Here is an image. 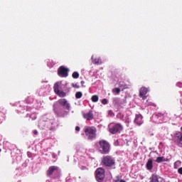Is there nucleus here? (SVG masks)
Listing matches in <instances>:
<instances>
[{"mask_svg": "<svg viewBox=\"0 0 182 182\" xmlns=\"http://www.w3.org/2000/svg\"><path fill=\"white\" fill-rule=\"evenodd\" d=\"M119 182H126V181H124V180H123V179H121V180L119 181Z\"/></svg>", "mask_w": 182, "mask_h": 182, "instance_id": "obj_33", "label": "nucleus"}, {"mask_svg": "<svg viewBox=\"0 0 182 182\" xmlns=\"http://www.w3.org/2000/svg\"><path fill=\"white\" fill-rule=\"evenodd\" d=\"M73 79H77L78 77H79V73H77V72H74L73 73Z\"/></svg>", "mask_w": 182, "mask_h": 182, "instance_id": "obj_25", "label": "nucleus"}, {"mask_svg": "<svg viewBox=\"0 0 182 182\" xmlns=\"http://www.w3.org/2000/svg\"><path fill=\"white\" fill-rule=\"evenodd\" d=\"M33 134H35V136H36L38 134V130H34Z\"/></svg>", "mask_w": 182, "mask_h": 182, "instance_id": "obj_30", "label": "nucleus"}, {"mask_svg": "<svg viewBox=\"0 0 182 182\" xmlns=\"http://www.w3.org/2000/svg\"><path fill=\"white\" fill-rule=\"evenodd\" d=\"M97 129L95 127H85L84 133L88 140L96 139Z\"/></svg>", "mask_w": 182, "mask_h": 182, "instance_id": "obj_4", "label": "nucleus"}, {"mask_svg": "<svg viewBox=\"0 0 182 182\" xmlns=\"http://www.w3.org/2000/svg\"><path fill=\"white\" fill-rule=\"evenodd\" d=\"M156 163H163L164 161H168V159L165 158L164 156H159L155 160Z\"/></svg>", "mask_w": 182, "mask_h": 182, "instance_id": "obj_19", "label": "nucleus"}, {"mask_svg": "<svg viewBox=\"0 0 182 182\" xmlns=\"http://www.w3.org/2000/svg\"><path fill=\"white\" fill-rule=\"evenodd\" d=\"M134 123L137 124V126H141V124H143V116H141V114H136Z\"/></svg>", "mask_w": 182, "mask_h": 182, "instance_id": "obj_14", "label": "nucleus"}, {"mask_svg": "<svg viewBox=\"0 0 182 182\" xmlns=\"http://www.w3.org/2000/svg\"><path fill=\"white\" fill-rule=\"evenodd\" d=\"M112 93H115L114 95H120V92H122V90L119 87H115L112 89Z\"/></svg>", "mask_w": 182, "mask_h": 182, "instance_id": "obj_22", "label": "nucleus"}, {"mask_svg": "<svg viewBox=\"0 0 182 182\" xmlns=\"http://www.w3.org/2000/svg\"><path fill=\"white\" fill-rule=\"evenodd\" d=\"M55 171L57 173V176H55L54 178H59V173H60V169L59 168V166H51L48 168V171H46L47 177H52Z\"/></svg>", "mask_w": 182, "mask_h": 182, "instance_id": "obj_6", "label": "nucleus"}, {"mask_svg": "<svg viewBox=\"0 0 182 182\" xmlns=\"http://www.w3.org/2000/svg\"><path fill=\"white\" fill-rule=\"evenodd\" d=\"M85 84V81H81V85L83 86V85Z\"/></svg>", "mask_w": 182, "mask_h": 182, "instance_id": "obj_32", "label": "nucleus"}, {"mask_svg": "<svg viewBox=\"0 0 182 182\" xmlns=\"http://www.w3.org/2000/svg\"><path fill=\"white\" fill-rule=\"evenodd\" d=\"M106 171L103 168H98L95 171V178L98 182L105 181V177L106 176Z\"/></svg>", "mask_w": 182, "mask_h": 182, "instance_id": "obj_7", "label": "nucleus"}, {"mask_svg": "<svg viewBox=\"0 0 182 182\" xmlns=\"http://www.w3.org/2000/svg\"><path fill=\"white\" fill-rule=\"evenodd\" d=\"M178 173L179 174H181V175H182V167H181V168H179L178 169Z\"/></svg>", "mask_w": 182, "mask_h": 182, "instance_id": "obj_28", "label": "nucleus"}, {"mask_svg": "<svg viewBox=\"0 0 182 182\" xmlns=\"http://www.w3.org/2000/svg\"><path fill=\"white\" fill-rule=\"evenodd\" d=\"M72 86L73 87H75V89H79L80 87V86H79V85L77 83H72Z\"/></svg>", "mask_w": 182, "mask_h": 182, "instance_id": "obj_26", "label": "nucleus"}, {"mask_svg": "<svg viewBox=\"0 0 182 182\" xmlns=\"http://www.w3.org/2000/svg\"><path fill=\"white\" fill-rule=\"evenodd\" d=\"M53 110L58 117H65L68 114V112L63 108L58 102L54 103Z\"/></svg>", "mask_w": 182, "mask_h": 182, "instance_id": "obj_5", "label": "nucleus"}, {"mask_svg": "<svg viewBox=\"0 0 182 182\" xmlns=\"http://www.w3.org/2000/svg\"><path fill=\"white\" fill-rule=\"evenodd\" d=\"M86 120H93V111L90 110L87 113L82 114Z\"/></svg>", "mask_w": 182, "mask_h": 182, "instance_id": "obj_15", "label": "nucleus"}, {"mask_svg": "<svg viewBox=\"0 0 182 182\" xmlns=\"http://www.w3.org/2000/svg\"><path fill=\"white\" fill-rule=\"evenodd\" d=\"M91 100L92 102H93L94 103H96L97 102H99V96L97 95H93L91 97Z\"/></svg>", "mask_w": 182, "mask_h": 182, "instance_id": "obj_23", "label": "nucleus"}, {"mask_svg": "<svg viewBox=\"0 0 182 182\" xmlns=\"http://www.w3.org/2000/svg\"><path fill=\"white\" fill-rule=\"evenodd\" d=\"M60 85L62 82H57L54 84L53 89L55 95H58L59 97H66V92L60 91Z\"/></svg>", "mask_w": 182, "mask_h": 182, "instance_id": "obj_8", "label": "nucleus"}, {"mask_svg": "<svg viewBox=\"0 0 182 182\" xmlns=\"http://www.w3.org/2000/svg\"><path fill=\"white\" fill-rule=\"evenodd\" d=\"M114 101L116 102V103H117L119 107H123L124 106H126V104L127 103V102L126 101V99H123L120 100H119V98H116Z\"/></svg>", "mask_w": 182, "mask_h": 182, "instance_id": "obj_16", "label": "nucleus"}, {"mask_svg": "<svg viewBox=\"0 0 182 182\" xmlns=\"http://www.w3.org/2000/svg\"><path fill=\"white\" fill-rule=\"evenodd\" d=\"M2 151V149H0V153Z\"/></svg>", "mask_w": 182, "mask_h": 182, "instance_id": "obj_34", "label": "nucleus"}, {"mask_svg": "<svg viewBox=\"0 0 182 182\" xmlns=\"http://www.w3.org/2000/svg\"><path fill=\"white\" fill-rule=\"evenodd\" d=\"M58 75L60 77H68L69 76V68L61 65L58 69Z\"/></svg>", "mask_w": 182, "mask_h": 182, "instance_id": "obj_9", "label": "nucleus"}, {"mask_svg": "<svg viewBox=\"0 0 182 182\" xmlns=\"http://www.w3.org/2000/svg\"><path fill=\"white\" fill-rule=\"evenodd\" d=\"M110 143L105 139H101L97 144V149L100 154H109L110 153Z\"/></svg>", "mask_w": 182, "mask_h": 182, "instance_id": "obj_1", "label": "nucleus"}, {"mask_svg": "<svg viewBox=\"0 0 182 182\" xmlns=\"http://www.w3.org/2000/svg\"><path fill=\"white\" fill-rule=\"evenodd\" d=\"M146 167L147 170H153V159H149L146 162Z\"/></svg>", "mask_w": 182, "mask_h": 182, "instance_id": "obj_18", "label": "nucleus"}, {"mask_svg": "<svg viewBox=\"0 0 182 182\" xmlns=\"http://www.w3.org/2000/svg\"><path fill=\"white\" fill-rule=\"evenodd\" d=\"M150 182H158V180H159V177L156 174H152L150 178Z\"/></svg>", "mask_w": 182, "mask_h": 182, "instance_id": "obj_20", "label": "nucleus"}, {"mask_svg": "<svg viewBox=\"0 0 182 182\" xmlns=\"http://www.w3.org/2000/svg\"><path fill=\"white\" fill-rule=\"evenodd\" d=\"M75 130L76 132H80V127H76Z\"/></svg>", "mask_w": 182, "mask_h": 182, "instance_id": "obj_29", "label": "nucleus"}, {"mask_svg": "<svg viewBox=\"0 0 182 182\" xmlns=\"http://www.w3.org/2000/svg\"><path fill=\"white\" fill-rule=\"evenodd\" d=\"M156 119H157L159 123H163L167 119V114L158 112L155 114Z\"/></svg>", "mask_w": 182, "mask_h": 182, "instance_id": "obj_12", "label": "nucleus"}, {"mask_svg": "<svg viewBox=\"0 0 182 182\" xmlns=\"http://www.w3.org/2000/svg\"><path fill=\"white\" fill-rule=\"evenodd\" d=\"M178 163H180L179 161H176L175 163H174V166H176V164H178Z\"/></svg>", "mask_w": 182, "mask_h": 182, "instance_id": "obj_31", "label": "nucleus"}, {"mask_svg": "<svg viewBox=\"0 0 182 182\" xmlns=\"http://www.w3.org/2000/svg\"><path fill=\"white\" fill-rule=\"evenodd\" d=\"M173 139L176 143L177 146L178 147L182 148V132H176V133L173 134Z\"/></svg>", "mask_w": 182, "mask_h": 182, "instance_id": "obj_10", "label": "nucleus"}, {"mask_svg": "<svg viewBox=\"0 0 182 182\" xmlns=\"http://www.w3.org/2000/svg\"><path fill=\"white\" fill-rule=\"evenodd\" d=\"M119 89H122V90H124L125 89H129V87H127L126 83H119Z\"/></svg>", "mask_w": 182, "mask_h": 182, "instance_id": "obj_21", "label": "nucleus"}, {"mask_svg": "<svg viewBox=\"0 0 182 182\" xmlns=\"http://www.w3.org/2000/svg\"><path fill=\"white\" fill-rule=\"evenodd\" d=\"M101 164L103 167H106L107 168H114V166H116V161L113 156L107 155L102 156Z\"/></svg>", "mask_w": 182, "mask_h": 182, "instance_id": "obj_2", "label": "nucleus"}, {"mask_svg": "<svg viewBox=\"0 0 182 182\" xmlns=\"http://www.w3.org/2000/svg\"><path fill=\"white\" fill-rule=\"evenodd\" d=\"M108 129L111 134H119V133H122L124 127L120 123L112 122L108 125Z\"/></svg>", "mask_w": 182, "mask_h": 182, "instance_id": "obj_3", "label": "nucleus"}, {"mask_svg": "<svg viewBox=\"0 0 182 182\" xmlns=\"http://www.w3.org/2000/svg\"><path fill=\"white\" fill-rule=\"evenodd\" d=\"M57 103H58L65 110H70V104L68 102V100L65 98L60 99L58 100Z\"/></svg>", "mask_w": 182, "mask_h": 182, "instance_id": "obj_11", "label": "nucleus"}, {"mask_svg": "<svg viewBox=\"0 0 182 182\" xmlns=\"http://www.w3.org/2000/svg\"><path fill=\"white\" fill-rule=\"evenodd\" d=\"M102 105H107V103H108L107 99L104 98V99L102 100Z\"/></svg>", "mask_w": 182, "mask_h": 182, "instance_id": "obj_27", "label": "nucleus"}, {"mask_svg": "<svg viewBox=\"0 0 182 182\" xmlns=\"http://www.w3.org/2000/svg\"><path fill=\"white\" fill-rule=\"evenodd\" d=\"M147 92H149V90H147L146 87H141V89L139 90V97L142 98L143 100H146V99H147V95H147Z\"/></svg>", "mask_w": 182, "mask_h": 182, "instance_id": "obj_13", "label": "nucleus"}, {"mask_svg": "<svg viewBox=\"0 0 182 182\" xmlns=\"http://www.w3.org/2000/svg\"><path fill=\"white\" fill-rule=\"evenodd\" d=\"M82 96H83V93H82V92L79 91V92H77L75 93V97L77 99H80L82 97Z\"/></svg>", "mask_w": 182, "mask_h": 182, "instance_id": "obj_24", "label": "nucleus"}, {"mask_svg": "<svg viewBox=\"0 0 182 182\" xmlns=\"http://www.w3.org/2000/svg\"><path fill=\"white\" fill-rule=\"evenodd\" d=\"M92 63H94V65H102L103 63V62H102V60L99 57L95 58V56L92 55Z\"/></svg>", "mask_w": 182, "mask_h": 182, "instance_id": "obj_17", "label": "nucleus"}]
</instances>
